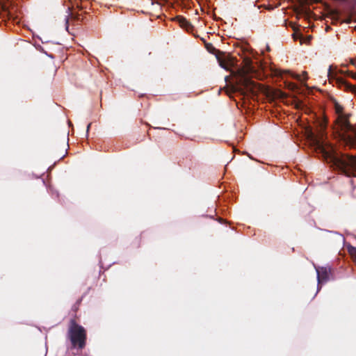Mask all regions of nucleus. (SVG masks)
Segmentation results:
<instances>
[{"mask_svg": "<svg viewBox=\"0 0 356 356\" xmlns=\"http://www.w3.org/2000/svg\"><path fill=\"white\" fill-rule=\"evenodd\" d=\"M350 63L351 65H355V60H353V59H350Z\"/></svg>", "mask_w": 356, "mask_h": 356, "instance_id": "nucleus-14", "label": "nucleus"}, {"mask_svg": "<svg viewBox=\"0 0 356 356\" xmlns=\"http://www.w3.org/2000/svg\"><path fill=\"white\" fill-rule=\"evenodd\" d=\"M52 195H55L56 197H58V193L57 191H55V193H52Z\"/></svg>", "mask_w": 356, "mask_h": 356, "instance_id": "nucleus-15", "label": "nucleus"}, {"mask_svg": "<svg viewBox=\"0 0 356 356\" xmlns=\"http://www.w3.org/2000/svg\"><path fill=\"white\" fill-rule=\"evenodd\" d=\"M333 108L336 115L333 127L334 137L346 145H356V127L350 124L348 115L339 102L334 101Z\"/></svg>", "mask_w": 356, "mask_h": 356, "instance_id": "nucleus-2", "label": "nucleus"}, {"mask_svg": "<svg viewBox=\"0 0 356 356\" xmlns=\"http://www.w3.org/2000/svg\"><path fill=\"white\" fill-rule=\"evenodd\" d=\"M67 15L65 17V29H66V31H67L69 32L68 29H69V19H70V18H71L72 19H76V20H78L79 19V15L72 13L70 8H67Z\"/></svg>", "mask_w": 356, "mask_h": 356, "instance_id": "nucleus-6", "label": "nucleus"}, {"mask_svg": "<svg viewBox=\"0 0 356 356\" xmlns=\"http://www.w3.org/2000/svg\"><path fill=\"white\" fill-rule=\"evenodd\" d=\"M349 253H350L353 261L356 264V248L350 247L349 248Z\"/></svg>", "mask_w": 356, "mask_h": 356, "instance_id": "nucleus-7", "label": "nucleus"}, {"mask_svg": "<svg viewBox=\"0 0 356 356\" xmlns=\"http://www.w3.org/2000/svg\"><path fill=\"white\" fill-rule=\"evenodd\" d=\"M91 126V123H89L87 126V129H86V137H88V132H89V129H90V127Z\"/></svg>", "mask_w": 356, "mask_h": 356, "instance_id": "nucleus-12", "label": "nucleus"}, {"mask_svg": "<svg viewBox=\"0 0 356 356\" xmlns=\"http://www.w3.org/2000/svg\"><path fill=\"white\" fill-rule=\"evenodd\" d=\"M67 339L70 341L72 349L83 350L86 345L87 332L86 329L78 324L75 319L69 321Z\"/></svg>", "mask_w": 356, "mask_h": 356, "instance_id": "nucleus-3", "label": "nucleus"}, {"mask_svg": "<svg viewBox=\"0 0 356 356\" xmlns=\"http://www.w3.org/2000/svg\"><path fill=\"white\" fill-rule=\"evenodd\" d=\"M347 74L350 76H352L353 78H355L356 79V73H353V72L351 71H347L346 72Z\"/></svg>", "mask_w": 356, "mask_h": 356, "instance_id": "nucleus-9", "label": "nucleus"}, {"mask_svg": "<svg viewBox=\"0 0 356 356\" xmlns=\"http://www.w3.org/2000/svg\"><path fill=\"white\" fill-rule=\"evenodd\" d=\"M206 218H207V219H209V220H213V216H207Z\"/></svg>", "mask_w": 356, "mask_h": 356, "instance_id": "nucleus-17", "label": "nucleus"}, {"mask_svg": "<svg viewBox=\"0 0 356 356\" xmlns=\"http://www.w3.org/2000/svg\"><path fill=\"white\" fill-rule=\"evenodd\" d=\"M49 57H51V58H53V56L51 55V54H47V53H45Z\"/></svg>", "mask_w": 356, "mask_h": 356, "instance_id": "nucleus-19", "label": "nucleus"}, {"mask_svg": "<svg viewBox=\"0 0 356 356\" xmlns=\"http://www.w3.org/2000/svg\"><path fill=\"white\" fill-rule=\"evenodd\" d=\"M38 38L42 41V43H44V42H47V41H43L42 40V38H40L39 36H38Z\"/></svg>", "mask_w": 356, "mask_h": 356, "instance_id": "nucleus-18", "label": "nucleus"}, {"mask_svg": "<svg viewBox=\"0 0 356 356\" xmlns=\"http://www.w3.org/2000/svg\"><path fill=\"white\" fill-rule=\"evenodd\" d=\"M40 51H43V49H42V47H40Z\"/></svg>", "mask_w": 356, "mask_h": 356, "instance_id": "nucleus-21", "label": "nucleus"}, {"mask_svg": "<svg viewBox=\"0 0 356 356\" xmlns=\"http://www.w3.org/2000/svg\"><path fill=\"white\" fill-rule=\"evenodd\" d=\"M294 78H295V79H298V80H300V76H299V75H295V76H294Z\"/></svg>", "mask_w": 356, "mask_h": 356, "instance_id": "nucleus-16", "label": "nucleus"}, {"mask_svg": "<svg viewBox=\"0 0 356 356\" xmlns=\"http://www.w3.org/2000/svg\"><path fill=\"white\" fill-rule=\"evenodd\" d=\"M181 25L184 26H191V24L185 19H183L182 22H181Z\"/></svg>", "mask_w": 356, "mask_h": 356, "instance_id": "nucleus-10", "label": "nucleus"}, {"mask_svg": "<svg viewBox=\"0 0 356 356\" xmlns=\"http://www.w3.org/2000/svg\"><path fill=\"white\" fill-rule=\"evenodd\" d=\"M318 284L325 283L329 280L330 268L327 267H316Z\"/></svg>", "mask_w": 356, "mask_h": 356, "instance_id": "nucleus-5", "label": "nucleus"}, {"mask_svg": "<svg viewBox=\"0 0 356 356\" xmlns=\"http://www.w3.org/2000/svg\"><path fill=\"white\" fill-rule=\"evenodd\" d=\"M332 73V66H330V67H329V69H328V70H327V76H328L329 77H330V76H331Z\"/></svg>", "mask_w": 356, "mask_h": 356, "instance_id": "nucleus-11", "label": "nucleus"}, {"mask_svg": "<svg viewBox=\"0 0 356 356\" xmlns=\"http://www.w3.org/2000/svg\"><path fill=\"white\" fill-rule=\"evenodd\" d=\"M3 10H4L5 11H7V8H6L5 6L3 7Z\"/></svg>", "mask_w": 356, "mask_h": 356, "instance_id": "nucleus-20", "label": "nucleus"}, {"mask_svg": "<svg viewBox=\"0 0 356 356\" xmlns=\"http://www.w3.org/2000/svg\"><path fill=\"white\" fill-rule=\"evenodd\" d=\"M237 85L238 92L243 95L251 94L254 95L260 90V87L253 81L247 74H241L237 78Z\"/></svg>", "mask_w": 356, "mask_h": 356, "instance_id": "nucleus-4", "label": "nucleus"}, {"mask_svg": "<svg viewBox=\"0 0 356 356\" xmlns=\"http://www.w3.org/2000/svg\"><path fill=\"white\" fill-rule=\"evenodd\" d=\"M307 138L313 151L332 168L347 177H356V156L337 149L323 131L315 134L310 130Z\"/></svg>", "mask_w": 356, "mask_h": 356, "instance_id": "nucleus-1", "label": "nucleus"}, {"mask_svg": "<svg viewBox=\"0 0 356 356\" xmlns=\"http://www.w3.org/2000/svg\"><path fill=\"white\" fill-rule=\"evenodd\" d=\"M220 65L221 67H222L224 69H227L226 65L223 63L220 62Z\"/></svg>", "mask_w": 356, "mask_h": 356, "instance_id": "nucleus-13", "label": "nucleus"}, {"mask_svg": "<svg viewBox=\"0 0 356 356\" xmlns=\"http://www.w3.org/2000/svg\"><path fill=\"white\" fill-rule=\"evenodd\" d=\"M216 220L218 221V222H225V223H227V222H232L231 221L227 220V219H223V218H218L216 219Z\"/></svg>", "mask_w": 356, "mask_h": 356, "instance_id": "nucleus-8", "label": "nucleus"}]
</instances>
